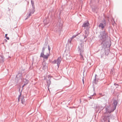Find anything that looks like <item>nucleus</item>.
Listing matches in <instances>:
<instances>
[{"label":"nucleus","instance_id":"14","mask_svg":"<svg viewBox=\"0 0 122 122\" xmlns=\"http://www.w3.org/2000/svg\"><path fill=\"white\" fill-rule=\"evenodd\" d=\"M76 36H72L71 38V40H72L75 37H76Z\"/></svg>","mask_w":122,"mask_h":122},{"label":"nucleus","instance_id":"1","mask_svg":"<svg viewBox=\"0 0 122 122\" xmlns=\"http://www.w3.org/2000/svg\"><path fill=\"white\" fill-rule=\"evenodd\" d=\"M117 102L116 100H114L113 103L109 106H106V112L107 113H111L113 112L115 109Z\"/></svg>","mask_w":122,"mask_h":122},{"label":"nucleus","instance_id":"3","mask_svg":"<svg viewBox=\"0 0 122 122\" xmlns=\"http://www.w3.org/2000/svg\"><path fill=\"white\" fill-rule=\"evenodd\" d=\"M46 48L45 47H43L42 49V52H41V53L40 57H42L44 59H47L48 58V57L49 56V54H47L46 55H45L44 54V52Z\"/></svg>","mask_w":122,"mask_h":122},{"label":"nucleus","instance_id":"5","mask_svg":"<svg viewBox=\"0 0 122 122\" xmlns=\"http://www.w3.org/2000/svg\"><path fill=\"white\" fill-rule=\"evenodd\" d=\"M42 65H43L42 68L43 69L45 70L47 68V64L46 63V62L44 61L43 62Z\"/></svg>","mask_w":122,"mask_h":122},{"label":"nucleus","instance_id":"4","mask_svg":"<svg viewBox=\"0 0 122 122\" xmlns=\"http://www.w3.org/2000/svg\"><path fill=\"white\" fill-rule=\"evenodd\" d=\"M61 61V58L60 57H59L57 59L55 60L52 61V63L53 64H57L58 67H59Z\"/></svg>","mask_w":122,"mask_h":122},{"label":"nucleus","instance_id":"15","mask_svg":"<svg viewBox=\"0 0 122 122\" xmlns=\"http://www.w3.org/2000/svg\"><path fill=\"white\" fill-rule=\"evenodd\" d=\"M48 50H49V51H50V48L49 45L48 46Z\"/></svg>","mask_w":122,"mask_h":122},{"label":"nucleus","instance_id":"12","mask_svg":"<svg viewBox=\"0 0 122 122\" xmlns=\"http://www.w3.org/2000/svg\"><path fill=\"white\" fill-rule=\"evenodd\" d=\"M110 117L109 116H108L107 117H106L107 119L108 120V122H110L109 120L110 119Z\"/></svg>","mask_w":122,"mask_h":122},{"label":"nucleus","instance_id":"10","mask_svg":"<svg viewBox=\"0 0 122 122\" xmlns=\"http://www.w3.org/2000/svg\"><path fill=\"white\" fill-rule=\"evenodd\" d=\"M99 27H101L103 29L104 28V26H103V24H102L101 23L99 25Z\"/></svg>","mask_w":122,"mask_h":122},{"label":"nucleus","instance_id":"13","mask_svg":"<svg viewBox=\"0 0 122 122\" xmlns=\"http://www.w3.org/2000/svg\"><path fill=\"white\" fill-rule=\"evenodd\" d=\"M47 85H49L51 83V81L49 79L48 80H47Z\"/></svg>","mask_w":122,"mask_h":122},{"label":"nucleus","instance_id":"7","mask_svg":"<svg viewBox=\"0 0 122 122\" xmlns=\"http://www.w3.org/2000/svg\"><path fill=\"white\" fill-rule=\"evenodd\" d=\"M83 53H82V52H81V53L80 54L81 59V60H84V58H83Z\"/></svg>","mask_w":122,"mask_h":122},{"label":"nucleus","instance_id":"8","mask_svg":"<svg viewBox=\"0 0 122 122\" xmlns=\"http://www.w3.org/2000/svg\"><path fill=\"white\" fill-rule=\"evenodd\" d=\"M23 81L24 82L26 83V84H28L29 82V81L25 79Z\"/></svg>","mask_w":122,"mask_h":122},{"label":"nucleus","instance_id":"11","mask_svg":"<svg viewBox=\"0 0 122 122\" xmlns=\"http://www.w3.org/2000/svg\"><path fill=\"white\" fill-rule=\"evenodd\" d=\"M34 12L33 11H31L30 13H29V16H28V17H29L30 15H31L32 14L34 13Z\"/></svg>","mask_w":122,"mask_h":122},{"label":"nucleus","instance_id":"16","mask_svg":"<svg viewBox=\"0 0 122 122\" xmlns=\"http://www.w3.org/2000/svg\"><path fill=\"white\" fill-rule=\"evenodd\" d=\"M72 40H71H71L69 41V40L68 41H69V42L70 43H71V41Z\"/></svg>","mask_w":122,"mask_h":122},{"label":"nucleus","instance_id":"20","mask_svg":"<svg viewBox=\"0 0 122 122\" xmlns=\"http://www.w3.org/2000/svg\"><path fill=\"white\" fill-rule=\"evenodd\" d=\"M86 37V36H85V37H84V38H85Z\"/></svg>","mask_w":122,"mask_h":122},{"label":"nucleus","instance_id":"19","mask_svg":"<svg viewBox=\"0 0 122 122\" xmlns=\"http://www.w3.org/2000/svg\"><path fill=\"white\" fill-rule=\"evenodd\" d=\"M7 34H6L5 35V37H6L7 36Z\"/></svg>","mask_w":122,"mask_h":122},{"label":"nucleus","instance_id":"9","mask_svg":"<svg viewBox=\"0 0 122 122\" xmlns=\"http://www.w3.org/2000/svg\"><path fill=\"white\" fill-rule=\"evenodd\" d=\"M106 36L105 35V33H104L103 35V39L102 40L103 41L106 40Z\"/></svg>","mask_w":122,"mask_h":122},{"label":"nucleus","instance_id":"17","mask_svg":"<svg viewBox=\"0 0 122 122\" xmlns=\"http://www.w3.org/2000/svg\"><path fill=\"white\" fill-rule=\"evenodd\" d=\"M6 38L7 40H9V37H7V36H6Z\"/></svg>","mask_w":122,"mask_h":122},{"label":"nucleus","instance_id":"18","mask_svg":"<svg viewBox=\"0 0 122 122\" xmlns=\"http://www.w3.org/2000/svg\"><path fill=\"white\" fill-rule=\"evenodd\" d=\"M26 85V84H25H25H24V85L22 86V87H23L25 85Z\"/></svg>","mask_w":122,"mask_h":122},{"label":"nucleus","instance_id":"6","mask_svg":"<svg viewBox=\"0 0 122 122\" xmlns=\"http://www.w3.org/2000/svg\"><path fill=\"white\" fill-rule=\"evenodd\" d=\"M89 23L88 22H87L86 23H84L82 25V27H88L89 26Z\"/></svg>","mask_w":122,"mask_h":122},{"label":"nucleus","instance_id":"2","mask_svg":"<svg viewBox=\"0 0 122 122\" xmlns=\"http://www.w3.org/2000/svg\"><path fill=\"white\" fill-rule=\"evenodd\" d=\"M18 101H21V103L23 104H24L25 103V102L24 99V96L21 95V93H20L18 98Z\"/></svg>","mask_w":122,"mask_h":122}]
</instances>
